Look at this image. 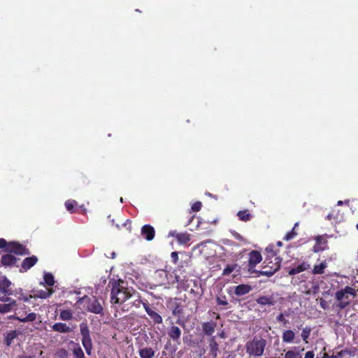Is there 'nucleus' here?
<instances>
[{
    "mask_svg": "<svg viewBox=\"0 0 358 358\" xmlns=\"http://www.w3.org/2000/svg\"><path fill=\"white\" fill-rule=\"evenodd\" d=\"M201 206L202 203L201 201H196L192 204L191 209L194 212H198L201 210Z\"/></svg>",
    "mask_w": 358,
    "mask_h": 358,
    "instance_id": "46",
    "label": "nucleus"
},
{
    "mask_svg": "<svg viewBox=\"0 0 358 358\" xmlns=\"http://www.w3.org/2000/svg\"><path fill=\"white\" fill-rule=\"evenodd\" d=\"M19 335V331L17 330H12L7 331L3 335V343L9 347L11 345L13 340L15 339Z\"/></svg>",
    "mask_w": 358,
    "mask_h": 358,
    "instance_id": "19",
    "label": "nucleus"
},
{
    "mask_svg": "<svg viewBox=\"0 0 358 358\" xmlns=\"http://www.w3.org/2000/svg\"><path fill=\"white\" fill-rule=\"evenodd\" d=\"M135 358H137V357H135Z\"/></svg>",
    "mask_w": 358,
    "mask_h": 358,
    "instance_id": "63",
    "label": "nucleus"
},
{
    "mask_svg": "<svg viewBox=\"0 0 358 358\" xmlns=\"http://www.w3.org/2000/svg\"><path fill=\"white\" fill-rule=\"evenodd\" d=\"M343 201H338V203H337V205L338 206H342L343 205Z\"/></svg>",
    "mask_w": 358,
    "mask_h": 358,
    "instance_id": "55",
    "label": "nucleus"
},
{
    "mask_svg": "<svg viewBox=\"0 0 358 358\" xmlns=\"http://www.w3.org/2000/svg\"><path fill=\"white\" fill-rule=\"evenodd\" d=\"M88 299L87 310L95 314H103V307L96 298L91 299L87 296L82 298V300Z\"/></svg>",
    "mask_w": 358,
    "mask_h": 358,
    "instance_id": "9",
    "label": "nucleus"
},
{
    "mask_svg": "<svg viewBox=\"0 0 358 358\" xmlns=\"http://www.w3.org/2000/svg\"><path fill=\"white\" fill-rule=\"evenodd\" d=\"M176 281L180 284V280H179V279H180V277H179V276H178V275H176Z\"/></svg>",
    "mask_w": 358,
    "mask_h": 358,
    "instance_id": "57",
    "label": "nucleus"
},
{
    "mask_svg": "<svg viewBox=\"0 0 358 358\" xmlns=\"http://www.w3.org/2000/svg\"><path fill=\"white\" fill-rule=\"evenodd\" d=\"M327 267V264L326 262H322L318 265H315L313 269V274H323L324 273V269Z\"/></svg>",
    "mask_w": 358,
    "mask_h": 358,
    "instance_id": "33",
    "label": "nucleus"
},
{
    "mask_svg": "<svg viewBox=\"0 0 358 358\" xmlns=\"http://www.w3.org/2000/svg\"><path fill=\"white\" fill-rule=\"evenodd\" d=\"M52 329L59 333H69L71 330L65 323L58 322L52 326Z\"/></svg>",
    "mask_w": 358,
    "mask_h": 358,
    "instance_id": "29",
    "label": "nucleus"
},
{
    "mask_svg": "<svg viewBox=\"0 0 358 358\" xmlns=\"http://www.w3.org/2000/svg\"><path fill=\"white\" fill-rule=\"evenodd\" d=\"M141 234L147 241H152L155 238V231L153 227L145 224L141 228Z\"/></svg>",
    "mask_w": 358,
    "mask_h": 358,
    "instance_id": "16",
    "label": "nucleus"
},
{
    "mask_svg": "<svg viewBox=\"0 0 358 358\" xmlns=\"http://www.w3.org/2000/svg\"><path fill=\"white\" fill-rule=\"evenodd\" d=\"M38 257L35 255L24 258L21 263L20 272L23 273L27 271L31 267H33L38 262Z\"/></svg>",
    "mask_w": 358,
    "mask_h": 358,
    "instance_id": "10",
    "label": "nucleus"
},
{
    "mask_svg": "<svg viewBox=\"0 0 358 358\" xmlns=\"http://www.w3.org/2000/svg\"><path fill=\"white\" fill-rule=\"evenodd\" d=\"M263 270H257L255 274L257 276H267L271 277L280 268L281 259L280 257H275V262L268 261V258H266L264 263Z\"/></svg>",
    "mask_w": 358,
    "mask_h": 358,
    "instance_id": "5",
    "label": "nucleus"
},
{
    "mask_svg": "<svg viewBox=\"0 0 358 358\" xmlns=\"http://www.w3.org/2000/svg\"><path fill=\"white\" fill-rule=\"evenodd\" d=\"M20 358H34L32 356H27V355H21L19 357Z\"/></svg>",
    "mask_w": 358,
    "mask_h": 358,
    "instance_id": "54",
    "label": "nucleus"
},
{
    "mask_svg": "<svg viewBox=\"0 0 358 358\" xmlns=\"http://www.w3.org/2000/svg\"><path fill=\"white\" fill-rule=\"evenodd\" d=\"M132 299H134V301L131 302V306H134L135 308H140L141 304L143 306V303H148V302H143L139 293L137 292L136 290L135 296L133 297Z\"/></svg>",
    "mask_w": 358,
    "mask_h": 358,
    "instance_id": "35",
    "label": "nucleus"
},
{
    "mask_svg": "<svg viewBox=\"0 0 358 358\" xmlns=\"http://www.w3.org/2000/svg\"><path fill=\"white\" fill-rule=\"evenodd\" d=\"M316 358H322V357H317Z\"/></svg>",
    "mask_w": 358,
    "mask_h": 358,
    "instance_id": "62",
    "label": "nucleus"
},
{
    "mask_svg": "<svg viewBox=\"0 0 358 358\" xmlns=\"http://www.w3.org/2000/svg\"><path fill=\"white\" fill-rule=\"evenodd\" d=\"M316 244L314 246V251L317 252L324 250L327 248V241L322 236H317L315 238Z\"/></svg>",
    "mask_w": 358,
    "mask_h": 358,
    "instance_id": "20",
    "label": "nucleus"
},
{
    "mask_svg": "<svg viewBox=\"0 0 358 358\" xmlns=\"http://www.w3.org/2000/svg\"><path fill=\"white\" fill-rule=\"evenodd\" d=\"M182 331L177 326H171L168 329V336L169 338L176 342L178 345L180 344V336Z\"/></svg>",
    "mask_w": 358,
    "mask_h": 358,
    "instance_id": "13",
    "label": "nucleus"
},
{
    "mask_svg": "<svg viewBox=\"0 0 358 358\" xmlns=\"http://www.w3.org/2000/svg\"><path fill=\"white\" fill-rule=\"evenodd\" d=\"M356 294L355 289L350 286H345L343 289L337 291L335 294V299L338 301L337 306L341 310L345 308L350 304L349 295L355 296Z\"/></svg>",
    "mask_w": 358,
    "mask_h": 358,
    "instance_id": "4",
    "label": "nucleus"
},
{
    "mask_svg": "<svg viewBox=\"0 0 358 358\" xmlns=\"http://www.w3.org/2000/svg\"><path fill=\"white\" fill-rule=\"evenodd\" d=\"M78 206V202L75 200L69 199L65 202V207L66 210L71 213H73L76 212L75 208Z\"/></svg>",
    "mask_w": 358,
    "mask_h": 358,
    "instance_id": "36",
    "label": "nucleus"
},
{
    "mask_svg": "<svg viewBox=\"0 0 358 358\" xmlns=\"http://www.w3.org/2000/svg\"><path fill=\"white\" fill-rule=\"evenodd\" d=\"M357 230H358V223L357 224V226H356Z\"/></svg>",
    "mask_w": 358,
    "mask_h": 358,
    "instance_id": "61",
    "label": "nucleus"
},
{
    "mask_svg": "<svg viewBox=\"0 0 358 358\" xmlns=\"http://www.w3.org/2000/svg\"><path fill=\"white\" fill-rule=\"evenodd\" d=\"M310 268V264L308 262H302L301 264L290 268L288 271L289 275H294L301 273Z\"/></svg>",
    "mask_w": 358,
    "mask_h": 358,
    "instance_id": "23",
    "label": "nucleus"
},
{
    "mask_svg": "<svg viewBox=\"0 0 358 358\" xmlns=\"http://www.w3.org/2000/svg\"><path fill=\"white\" fill-rule=\"evenodd\" d=\"M311 331H312V328L309 326H306L302 329V331L301 333V336L303 341L306 344L308 343V338L310 336Z\"/></svg>",
    "mask_w": 358,
    "mask_h": 358,
    "instance_id": "32",
    "label": "nucleus"
},
{
    "mask_svg": "<svg viewBox=\"0 0 358 358\" xmlns=\"http://www.w3.org/2000/svg\"><path fill=\"white\" fill-rule=\"evenodd\" d=\"M80 208H83V213L85 214L86 213V209L83 208V206H81Z\"/></svg>",
    "mask_w": 358,
    "mask_h": 358,
    "instance_id": "56",
    "label": "nucleus"
},
{
    "mask_svg": "<svg viewBox=\"0 0 358 358\" xmlns=\"http://www.w3.org/2000/svg\"><path fill=\"white\" fill-rule=\"evenodd\" d=\"M237 216L241 221L248 222L252 218V215L249 213L248 210H240L237 213Z\"/></svg>",
    "mask_w": 358,
    "mask_h": 358,
    "instance_id": "31",
    "label": "nucleus"
},
{
    "mask_svg": "<svg viewBox=\"0 0 358 358\" xmlns=\"http://www.w3.org/2000/svg\"><path fill=\"white\" fill-rule=\"evenodd\" d=\"M266 345V341L264 338L255 336L245 343V351L250 357H261L264 352Z\"/></svg>",
    "mask_w": 358,
    "mask_h": 358,
    "instance_id": "3",
    "label": "nucleus"
},
{
    "mask_svg": "<svg viewBox=\"0 0 358 358\" xmlns=\"http://www.w3.org/2000/svg\"><path fill=\"white\" fill-rule=\"evenodd\" d=\"M80 180H81V182H82L83 185H88L90 183V180L85 176H83L81 177Z\"/></svg>",
    "mask_w": 358,
    "mask_h": 358,
    "instance_id": "51",
    "label": "nucleus"
},
{
    "mask_svg": "<svg viewBox=\"0 0 358 358\" xmlns=\"http://www.w3.org/2000/svg\"><path fill=\"white\" fill-rule=\"evenodd\" d=\"M266 257L268 259V261H272L271 259L273 258L275 259V257H278L275 252L273 250V245H268L266 248Z\"/></svg>",
    "mask_w": 358,
    "mask_h": 358,
    "instance_id": "40",
    "label": "nucleus"
},
{
    "mask_svg": "<svg viewBox=\"0 0 358 358\" xmlns=\"http://www.w3.org/2000/svg\"><path fill=\"white\" fill-rule=\"evenodd\" d=\"M208 345H209V355L213 358H216L220 352L219 350V344L216 341L215 336H211L208 339Z\"/></svg>",
    "mask_w": 358,
    "mask_h": 358,
    "instance_id": "14",
    "label": "nucleus"
},
{
    "mask_svg": "<svg viewBox=\"0 0 358 358\" xmlns=\"http://www.w3.org/2000/svg\"><path fill=\"white\" fill-rule=\"evenodd\" d=\"M320 304V306L324 310L327 308V301L324 299H321Z\"/></svg>",
    "mask_w": 358,
    "mask_h": 358,
    "instance_id": "52",
    "label": "nucleus"
},
{
    "mask_svg": "<svg viewBox=\"0 0 358 358\" xmlns=\"http://www.w3.org/2000/svg\"><path fill=\"white\" fill-rule=\"evenodd\" d=\"M298 226H299V222H296L294 224V226L292 228V229L285 234V236L283 239L285 241H289L292 240L293 238H294L296 236V235H297V232L296 231V227Z\"/></svg>",
    "mask_w": 358,
    "mask_h": 358,
    "instance_id": "34",
    "label": "nucleus"
},
{
    "mask_svg": "<svg viewBox=\"0 0 358 358\" xmlns=\"http://www.w3.org/2000/svg\"><path fill=\"white\" fill-rule=\"evenodd\" d=\"M141 358H152L155 355V351L151 348H145L139 350Z\"/></svg>",
    "mask_w": 358,
    "mask_h": 358,
    "instance_id": "30",
    "label": "nucleus"
},
{
    "mask_svg": "<svg viewBox=\"0 0 358 358\" xmlns=\"http://www.w3.org/2000/svg\"><path fill=\"white\" fill-rule=\"evenodd\" d=\"M10 295H6L5 293L0 292V301L2 302H8V301L12 300L10 297Z\"/></svg>",
    "mask_w": 358,
    "mask_h": 358,
    "instance_id": "48",
    "label": "nucleus"
},
{
    "mask_svg": "<svg viewBox=\"0 0 358 358\" xmlns=\"http://www.w3.org/2000/svg\"><path fill=\"white\" fill-rule=\"evenodd\" d=\"M216 302H217V305H221V306H227V305H228V301L226 299V296H223L222 297L217 296Z\"/></svg>",
    "mask_w": 358,
    "mask_h": 358,
    "instance_id": "45",
    "label": "nucleus"
},
{
    "mask_svg": "<svg viewBox=\"0 0 358 358\" xmlns=\"http://www.w3.org/2000/svg\"><path fill=\"white\" fill-rule=\"evenodd\" d=\"M169 236L174 237L182 245L187 244L191 240V236L187 232L178 233L174 230L169 231Z\"/></svg>",
    "mask_w": 358,
    "mask_h": 358,
    "instance_id": "11",
    "label": "nucleus"
},
{
    "mask_svg": "<svg viewBox=\"0 0 358 358\" xmlns=\"http://www.w3.org/2000/svg\"><path fill=\"white\" fill-rule=\"evenodd\" d=\"M0 249L4 252L12 253L13 255L25 256L30 255L31 252L26 245L17 241H6L4 238H0Z\"/></svg>",
    "mask_w": 358,
    "mask_h": 358,
    "instance_id": "2",
    "label": "nucleus"
},
{
    "mask_svg": "<svg viewBox=\"0 0 358 358\" xmlns=\"http://www.w3.org/2000/svg\"><path fill=\"white\" fill-rule=\"evenodd\" d=\"M73 344L72 353L74 358H85L83 349L79 343L71 341Z\"/></svg>",
    "mask_w": 358,
    "mask_h": 358,
    "instance_id": "27",
    "label": "nucleus"
},
{
    "mask_svg": "<svg viewBox=\"0 0 358 358\" xmlns=\"http://www.w3.org/2000/svg\"><path fill=\"white\" fill-rule=\"evenodd\" d=\"M295 338V333L293 330L287 329L285 330L282 334V339L283 343H292L294 342Z\"/></svg>",
    "mask_w": 358,
    "mask_h": 358,
    "instance_id": "26",
    "label": "nucleus"
},
{
    "mask_svg": "<svg viewBox=\"0 0 358 358\" xmlns=\"http://www.w3.org/2000/svg\"><path fill=\"white\" fill-rule=\"evenodd\" d=\"M20 258L16 257L12 253L6 252V254L1 255V265L5 267H19L18 262Z\"/></svg>",
    "mask_w": 358,
    "mask_h": 358,
    "instance_id": "8",
    "label": "nucleus"
},
{
    "mask_svg": "<svg viewBox=\"0 0 358 358\" xmlns=\"http://www.w3.org/2000/svg\"><path fill=\"white\" fill-rule=\"evenodd\" d=\"M256 301L260 306H273L276 303V300L273 295L260 296L256 299Z\"/></svg>",
    "mask_w": 358,
    "mask_h": 358,
    "instance_id": "15",
    "label": "nucleus"
},
{
    "mask_svg": "<svg viewBox=\"0 0 358 358\" xmlns=\"http://www.w3.org/2000/svg\"><path fill=\"white\" fill-rule=\"evenodd\" d=\"M237 266L236 264L227 265L222 271V275H229L236 268Z\"/></svg>",
    "mask_w": 358,
    "mask_h": 358,
    "instance_id": "41",
    "label": "nucleus"
},
{
    "mask_svg": "<svg viewBox=\"0 0 358 358\" xmlns=\"http://www.w3.org/2000/svg\"><path fill=\"white\" fill-rule=\"evenodd\" d=\"M183 313V309L180 304L176 303L175 306L173 308L172 314L175 316L180 315Z\"/></svg>",
    "mask_w": 358,
    "mask_h": 358,
    "instance_id": "44",
    "label": "nucleus"
},
{
    "mask_svg": "<svg viewBox=\"0 0 358 358\" xmlns=\"http://www.w3.org/2000/svg\"><path fill=\"white\" fill-rule=\"evenodd\" d=\"M43 280L44 284L49 287L53 286L55 282L54 276L50 273H45L43 275Z\"/></svg>",
    "mask_w": 358,
    "mask_h": 358,
    "instance_id": "37",
    "label": "nucleus"
},
{
    "mask_svg": "<svg viewBox=\"0 0 358 358\" xmlns=\"http://www.w3.org/2000/svg\"><path fill=\"white\" fill-rule=\"evenodd\" d=\"M252 290V287L249 285L241 284L234 287V294L241 296L248 294Z\"/></svg>",
    "mask_w": 358,
    "mask_h": 358,
    "instance_id": "22",
    "label": "nucleus"
},
{
    "mask_svg": "<svg viewBox=\"0 0 358 358\" xmlns=\"http://www.w3.org/2000/svg\"><path fill=\"white\" fill-rule=\"evenodd\" d=\"M248 256V271L250 274H254L257 272L255 266L262 262V256L257 250H252Z\"/></svg>",
    "mask_w": 358,
    "mask_h": 358,
    "instance_id": "7",
    "label": "nucleus"
},
{
    "mask_svg": "<svg viewBox=\"0 0 358 358\" xmlns=\"http://www.w3.org/2000/svg\"><path fill=\"white\" fill-rule=\"evenodd\" d=\"M16 300L13 299L8 301V303L3 302V303H0V313L6 314L13 311L16 306Z\"/></svg>",
    "mask_w": 358,
    "mask_h": 358,
    "instance_id": "18",
    "label": "nucleus"
},
{
    "mask_svg": "<svg viewBox=\"0 0 358 358\" xmlns=\"http://www.w3.org/2000/svg\"><path fill=\"white\" fill-rule=\"evenodd\" d=\"M304 358H315V353L313 350H310L306 352Z\"/></svg>",
    "mask_w": 358,
    "mask_h": 358,
    "instance_id": "50",
    "label": "nucleus"
},
{
    "mask_svg": "<svg viewBox=\"0 0 358 358\" xmlns=\"http://www.w3.org/2000/svg\"><path fill=\"white\" fill-rule=\"evenodd\" d=\"M285 358H302V356L299 351L289 350L285 352Z\"/></svg>",
    "mask_w": 358,
    "mask_h": 358,
    "instance_id": "39",
    "label": "nucleus"
},
{
    "mask_svg": "<svg viewBox=\"0 0 358 358\" xmlns=\"http://www.w3.org/2000/svg\"><path fill=\"white\" fill-rule=\"evenodd\" d=\"M322 358H336V357L334 355H329V354L324 352L322 356Z\"/></svg>",
    "mask_w": 358,
    "mask_h": 358,
    "instance_id": "53",
    "label": "nucleus"
},
{
    "mask_svg": "<svg viewBox=\"0 0 358 358\" xmlns=\"http://www.w3.org/2000/svg\"><path fill=\"white\" fill-rule=\"evenodd\" d=\"M216 327V323L214 322H206L202 324L203 332L208 336H211Z\"/></svg>",
    "mask_w": 358,
    "mask_h": 358,
    "instance_id": "24",
    "label": "nucleus"
},
{
    "mask_svg": "<svg viewBox=\"0 0 358 358\" xmlns=\"http://www.w3.org/2000/svg\"><path fill=\"white\" fill-rule=\"evenodd\" d=\"M80 331L82 336L81 342L87 355L90 356L92 353L93 344L90 336V331L86 322H82L80 324Z\"/></svg>",
    "mask_w": 358,
    "mask_h": 358,
    "instance_id": "6",
    "label": "nucleus"
},
{
    "mask_svg": "<svg viewBox=\"0 0 358 358\" xmlns=\"http://www.w3.org/2000/svg\"><path fill=\"white\" fill-rule=\"evenodd\" d=\"M59 317L62 320H70L73 317V314L70 310H62L60 313Z\"/></svg>",
    "mask_w": 358,
    "mask_h": 358,
    "instance_id": "38",
    "label": "nucleus"
},
{
    "mask_svg": "<svg viewBox=\"0 0 358 358\" xmlns=\"http://www.w3.org/2000/svg\"><path fill=\"white\" fill-rule=\"evenodd\" d=\"M350 350L345 349V350H342L340 352H338L337 353V355H336V358H342V357H345L347 355H350Z\"/></svg>",
    "mask_w": 358,
    "mask_h": 358,
    "instance_id": "47",
    "label": "nucleus"
},
{
    "mask_svg": "<svg viewBox=\"0 0 358 358\" xmlns=\"http://www.w3.org/2000/svg\"><path fill=\"white\" fill-rule=\"evenodd\" d=\"M216 318H217V319H219V318H220V315H217Z\"/></svg>",
    "mask_w": 358,
    "mask_h": 358,
    "instance_id": "60",
    "label": "nucleus"
},
{
    "mask_svg": "<svg viewBox=\"0 0 358 358\" xmlns=\"http://www.w3.org/2000/svg\"><path fill=\"white\" fill-rule=\"evenodd\" d=\"M54 292L52 288H48L45 290H38L35 294H32L33 298H38V299H47L50 297Z\"/></svg>",
    "mask_w": 358,
    "mask_h": 358,
    "instance_id": "25",
    "label": "nucleus"
},
{
    "mask_svg": "<svg viewBox=\"0 0 358 358\" xmlns=\"http://www.w3.org/2000/svg\"><path fill=\"white\" fill-rule=\"evenodd\" d=\"M285 315L288 316V315H289V314H288L286 311H285V312H284V313H280V314L277 316V317H276V320H277V322H282V323H283L284 326H286V325H287V324L288 323V320L285 319Z\"/></svg>",
    "mask_w": 358,
    "mask_h": 358,
    "instance_id": "43",
    "label": "nucleus"
},
{
    "mask_svg": "<svg viewBox=\"0 0 358 358\" xmlns=\"http://www.w3.org/2000/svg\"><path fill=\"white\" fill-rule=\"evenodd\" d=\"M111 285L110 302L122 304L129 299L135 296V290L127 287V282L122 280H113L109 282Z\"/></svg>",
    "mask_w": 358,
    "mask_h": 358,
    "instance_id": "1",
    "label": "nucleus"
},
{
    "mask_svg": "<svg viewBox=\"0 0 358 358\" xmlns=\"http://www.w3.org/2000/svg\"><path fill=\"white\" fill-rule=\"evenodd\" d=\"M9 319L16 320L22 322H34L36 319V314L35 313H30L24 317L12 315L9 317Z\"/></svg>",
    "mask_w": 358,
    "mask_h": 358,
    "instance_id": "28",
    "label": "nucleus"
},
{
    "mask_svg": "<svg viewBox=\"0 0 358 358\" xmlns=\"http://www.w3.org/2000/svg\"><path fill=\"white\" fill-rule=\"evenodd\" d=\"M171 257L172 258V261L174 263H176L178 261V254L177 252H173L171 254Z\"/></svg>",
    "mask_w": 358,
    "mask_h": 358,
    "instance_id": "49",
    "label": "nucleus"
},
{
    "mask_svg": "<svg viewBox=\"0 0 358 358\" xmlns=\"http://www.w3.org/2000/svg\"><path fill=\"white\" fill-rule=\"evenodd\" d=\"M278 245H282L281 242H280V241H279V242L278 243Z\"/></svg>",
    "mask_w": 358,
    "mask_h": 358,
    "instance_id": "59",
    "label": "nucleus"
},
{
    "mask_svg": "<svg viewBox=\"0 0 358 358\" xmlns=\"http://www.w3.org/2000/svg\"><path fill=\"white\" fill-rule=\"evenodd\" d=\"M55 356V358H68L69 353L66 349L59 348L56 351Z\"/></svg>",
    "mask_w": 358,
    "mask_h": 358,
    "instance_id": "42",
    "label": "nucleus"
},
{
    "mask_svg": "<svg viewBox=\"0 0 358 358\" xmlns=\"http://www.w3.org/2000/svg\"><path fill=\"white\" fill-rule=\"evenodd\" d=\"M143 308L146 311L147 314L150 316V317L155 324H159L162 323L163 320L162 316L159 313L151 309L149 306V303H143Z\"/></svg>",
    "mask_w": 358,
    "mask_h": 358,
    "instance_id": "12",
    "label": "nucleus"
},
{
    "mask_svg": "<svg viewBox=\"0 0 358 358\" xmlns=\"http://www.w3.org/2000/svg\"><path fill=\"white\" fill-rule=\"evenodd\" d=\"M11 282L6 278L3 277L0 280V291L5 293L6 295H12L13 292L11 289Z\"/></svg>",
    "mask_w": 358,
    "mask_h": 358,
    "instance_id": "17",
    "label": "nucleus"
},
{
    "mask_svg": "<svg viewBox=\"0 0 358 358\" xmlns=\"http://www.w3.org/2000/svg\"><path fill=\"white\" fill-rule=\"evenodd\" d=\"M236 237L238 239H241L242 238L241 236L238 234H237V236Z\"/></svg>",
    "mask_w": 358,
    "mask_h": 358,
    "instance_id": "58",
    "label": "nucleus"
},
{
    "mask_svg": "<svg viewBox=\"0 0 358 358\" xmlns=\"http://www.w3.org/2000/svg\"><path fill=\"white\" fill-rule=\"evenodd\" d=\"M15 296L17 300L23 301L24 302H28L30 299H32V294H27L24 292V290L22 288L16 289L13 292V294Z\"/></svg>",
    "mask_w": 358,
    "mask_h": 358,
    "instance_id": "21",
    "label": "nucleus"
}]
</instances>
